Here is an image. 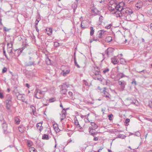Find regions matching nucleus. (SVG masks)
Here are the masks:
<instances>
[{"mask_svg": "<svg viewBox=\"0 0 152 152\" xmlns=\"http://www.w3.org/2000/svg\"><path fill=\"white\" fill-rule=\"evenodd\" d=\"M124 5H122L120 11H118L117 17L124 16V18L127 21H130L131 20V15L133 13V12L131 9L127 8H124Z\"/></svg>", "mask_w": 152, "mask_h": 152, "instance_id": "f257e3e1", "label": "nucleus"}, {"mask_svg": "<svg viewBox=\"0 0 152 152\" xmlns=\"http://www.w3.org/2000/svg\"><path fill=\"white\" fill-rule=\"evenodd\" d=\"M125 3L124 2H121L118 4H116L115 3H113L109 6V9L113 13L116 14V16L118 15V11H119L122 5H124Z\"/></svg>", "mask_w": 152, "mask_h": 152, "instance_id": "f03ea898", "label": "nucleus"}, {"mask_svg": "<svg viewBox=\"0 0 152 152\" xmlns=\"http://www.w3.org/2000/svg\"><path fill=\"white\" fill-rule=\"evenodd\" d=\"M44 89H45L44 91H41L39 89H36L34 92V96L37 99H41L43 98L44 94V92L47 91L48 89L46 88H45Z\"/></svg>", "mask_w": 152, "mask_h": 152, "instance_id": "7ed1b4c3", "label": "nucleus"}, {"mask_svg": "<svg viewBox=\"0 0 152 152\" xmlns=\"http://www.w3.org/2000/svg\"><path fill=\"white\" fill-rule=\"evenodd\" d=\"M107 32L104 30H100L98 31L96 34L97 38H103L107 34Z\"/></svg>", "mask_w": 152, "mask_h": 152, "instance_id": "20e7f679", "label": "nucleus"}, {"mask_svg": "<svg viewBox=\"0 0 152 152\" xmlns=\"http://www.w3.org/2000/svg\"><path fill=\"white\" fill-rule=\"evenodd\" d=\"M13 45V42L11 41L10 43H7V52L8 53H10L12 52V48Z\"/></svg>", "mask_w": 152, "mask_h": 152, "instance_id": "39448f33", "label": "nucleus"}, {"mask_svg": "<svg viewBox=\"0 0 152 152\" xmlns=\"http://www.w3.org/2000/svg\"><path fill=\"white\" fill-rule=\"evenodd\" d=\"M68 109H65V108L63 109L61 112V113L60 115H61V121H62L65 118V114L66 113V110H67Z\"/></svg>", "mask_w": 152, "mask_h": 152, "instance_id": "423d86ee", "label": "nucleus"}, {"mask_svg": "<svg viewBox=\"0 0 152 152\" xmlns=\"http://www.w3.org/2000/svg\"><path fill=\"white\" fill-rule=\"evenodd\" d=\"M6 107L8 111L10 110V107L12 104V101H5Z\"/></svg>", "mask_w": 152, "mask_h": 152, "instance_id": "0eeeda50", "label": "nucleus"}, {"mask_svg": "<svg viewBox=\"0 0 152 152\" xmlns=\"http://www.w3.org/2000/svg\"><path fill=\"white\" fill-rule=\"evenodd\" d=\"M92 15H97L99 13V11L94 7H92L91 8Z\"/></svg>", "mask_w": 152, "mask_h": 152, "instance_id": "6e6552de", "label": "nucleus"}, {"mask_svg": "<svg viewBox=\"0 0 152 152\" xmlns=\"http://www.w3.org/2000/svg\"><path fill=\"white\" fill-rule=\"evenodd\" d=\"M143 4L142 1H138L135 4V7L136 9L138 10L139 9L142 8L143 6Z\"/></svg>", "mask_w": 152, "mask_h": 152, "instance_id": "1a4fd4ad", "label": "nucleus"}, {"mask_svg": "<svg viewBox=\"0 0 152 152\" xmlns=\"http://www.w3.org/2000/svg\"><path fill=\"white\" fill-rule=\"evenodd\" d=\"M94 69L95 72L94 73L96 76H98L99 75V73L100 72V68L98 66H94Z\"/></svg>", "mask_w": 152, "mask_h": 152, "instance_id": "9d476101", "label": "nucleus"}, {"mask_svg": "<svg viewBox=\"0 0 152 152\" xmlns=\"http://www.w3.org/2000/svg\"><path fill=\"white\" fill-rule=\"evenodd\" d=\"M91 126L89 127V129H91V130H95L98 127L97 125L94 122H91Z\"/></svg>", "mask_w": 152, "mask_h": 152, "instance_id": "9b49d317", "label": "nucleus"}, {"mask_svg": "<svg viewBox=\"0 0 152 152\" xmlns=\"http://www.w3.org/2000/svg\"><path fill=\"white\" fill-rule=\"evenodd\" d=\"M70 70L69 69L66 70H62V72L61 73V74L64 76H66L67 75L69 74L70 72Z\"/></svg>", "mask_w": 152, "mask_h": 152, "instance_id": "f8f14e48", "label": "nucleus"}, {"mask_svg": "<svg viewBox=\"0 0 152 152\" xmlns=\"http://www.w3.org/2000/svg\"><path fill=\"white\" fill-rule=\"evenodd\" d=\"M42 123L39 122L37 124V129L39 130L40 132L43 129V127L42 126Z\"/></svg>", "mask_w": 152, "mask_h": 152, "instance_id": "ddd939ff", "label": "nucleus"}, {"mask_svg": "<svg viewBox=\"0 0 152 152\" xmlns=\"http://www.w3.org/2000/svg\"><path fill=\"white\" fill-rule=\"evenodd\" d=\"M111 62L114 64H117L118 62V61L116 57L114 56L111 58Z\"/></svg>", "mask_w": 152, "mask_h": 152, "instance_id": "4468645a", "label": "nucleus"}, {"mask_svg": "<svg viewBox=\"0 0 152 152\" xmlns=\"http://www.w3.org/2000/svg\"><path fill=\"white\" fill-rule=\"evenodd\" d=\"M46 33L49 36L51 35L52 34V28H46Z\"/></svg>", "mask_w": 152, "mask_h": 152, "instance_id": "2eb2a0df", "label": "nucleus"}, {"mask_svg": "<svg viewBox=\"0 0 152 152\" xmlns=\"http://www.w3.org/2000/svg\"><path fill=\"white\" fill-rule=\"evenodd\" d=\"M107 90V88L104 87L103 88V92L104 93V94L105 95V96L106 97L110 98V94L108 93L106 91Z\"/></svg>", "mask_w": 152, "mask_h": 152, "instance_id": "dca6fc26", "label": "nucleus"}, {"mask_svg": "<svg viewBox=\"0 0 152 152\" xmlns=\"http://www.w3.org/2000/svg\"><path fill=\"white\" fill-rule=\"evenodd\" d=\"M112 50L113 49L112 48H108L105 51V53L108 56H109V55L112 53Z\"/></svg>", "mask_w": 152, "mask_h": 152, "instance_id": "f3484780", "label": "nucleus"}, {"mask_svg": "<svg viewBox=\"0 0 152 152\" xmlns=\"http://www.w3.org/2000/svg\"><path fill=\"white\" fill-rule=\"evenodd\" d=\"M53 127L56 132H59L61 130L60 129H59L58 125L57 124H54L53 125Z\"/></svg>", "mask_w": 152, "mask_h": 152, "instance_id": "a211bd4d", "label": "nucleus"}, {"mask_svg": "<svg viewBox=\"0 0 152 152\" xmlns=\"http://www.w3.org/2000/svg\"><path fill=\"white\" fill-rule=\"evenodd\" d=\"M19 130L21 133H23L25 130V128L23 125H20L18 127Z\"/></svg>", "mask_w": 152, "mask_h": 152, "instance_id": "6ab92c4d", "label": "nucleus"}, {"mask_svg": "<svg viewBox=\"0 0 152 152\" xmlns=\"http://www.w3.org/2000/svg\"><path fill=\"white\" fill-rule=\"evenodd\" d=\"M117 77L119 78V80L123 78L124 77H126L127 76L125 75L123 73H119L117 74Z\"/></svg>", "mask_w": 152, "mask_h": 152, "instance_id": "aec40b11", "label": "nucleus"}, {"mask_svg": "<svg viewBox=\"0 0 152 152\" xmlns=\"http://www.w3.org/2000/svg\"><path fill=\"white\" fill-rule=\"evenodd\" d=\"M118 84L122 86V88L123 89L125 87V82L124 81H118Z\"/></svg>", "mask_w": 152, "mask_h": 152, "instance_id": "412c9836", "label": "nucleus"}, {"mask_svg": "<svg viewBox=\"0 0 152 152\" xmlns=\"http://www.w3.org/2000/svg\"><path fill=\"white\" fill-rule=\"evenodd\" d=\"M2 126L3 129L4 131H6L7 130V124L6 122H4L2 124Z\"/></svg>", "mask_w": 152, "mask_h": 152, "instance_id": "4be33fe9", "label": "nucleus"}, {"mask_svg": "<svg viewBox=\"0 0 152 152\" xmlns=\"http://www.w3.org/2000/svg\"><path fill=\"white\" fill-rule=\"evenodd\" d=\"M112 40V38L111 36H108L105 38V41L107 42H109L111 41Z\"/></svg>", "mask_w": 152, "mask_h": 152, "instance_id": "5701e85b", "label": "nucleus"}, {"mask_svg": "<svg viewBox=\"0 0 152 152\" xmlns=\"http://www.w3.org/2000/svg\"><path fill=\"white\" fill-rule=\"evenodd\" d=\"M6 101H12V96L10 94H7L6 96Z\"/></svg>", "mask_w": 152, "mask_h": 152, "instance_id": "b1692460", "label": "nucleus"}, {"mask_svg": "<svg viewBox=\"0 0 152 152\" xmlns=\"http://www.w3.org/2000/svg\"><path fill=\"white\" fill-rule=\"evenodd\" d=\"M120 63L121 64L123 65H126V62L125 59L123 58L120 59Z\"/></svg>", "mask_w": 152, "mask_h": 152, "instance_id": "393cba45", "label": "nucleus"}, {"mask_svg": "<svg viewBox=\"0 0 152 152\" xmlns=\"http://www.w3.org/2000/svg\"><path fill=\"white\" fill-rule=\"evenodd\" d=\"M75 124L76 126V127L80 129L81 127L80 124L79 123V122L77 119H76V120L75 121Z\"/></svg>", "mask_w": 152, "mask_h": 152, "instance_id": "a878e982", "label": "nucleus"}, {"mask_svg": "<svg viewBox=\"0 0 152 152\" xmlns=\"http://www.w3.org/2000/svg\"><path fill=\"white\" fill-rule=\"evenodd\" d=\"M89 129V132L93 136H94L96 134L98 133V132H95L93 131L94 130H91V129Z\"/></svg>", "mask_w": 152, "mask_h": 152, "instance_id": "bb28decb", "label": "nucleus"}, {"mask_svg": "<svg viewBox=\"0 0 152 152\" xmlns=\"http://www.w3.org/2000/svg\"><path fill=\"white\" fill-rule=\"evenodd\" d=\"M77 4L76 3V2H75L74 4H72V7L73 9V11L74 12H75V9L77 8Z\"/></svg>", "mask_w": 152, "mask_h": 152, "instance_id": "cd10ccee", "label": "nucleus"}, {"mask_svg": "<svg viewBox=\"0 0 152 152\" xmlns=\"http://www.w3.org/2000/svg\"><path fill=\"white\" fill-rule=\"evenodd\" d=\"M126 136L124 134H119L118 135L116 138H121L122 139H124L125 138Z\"/></svg>", "mask_w": 152, "mask_h": 152, "instance_id": "c85d7f7f", "label": "nucleus"}, {"mask_svg": "<svg viewBox=\"0 0 152 152\" xmlns=\"http://www.w3.org/2000/svg\"><path fill=\"white\" fill-rule=\"evenodd\" d=\"M42 139L43 140H48L49 138L48 135L44 134L42 135Z\"/></svg>", "mask_w": 152, "mask_h": 152, "instance_id": "c756f323", "label": "nucleus"}, {"mask_svg": "<svg viewBox=\"0 0 152 152\" xmlns=\"http://www.w3.org/2000/svg\"><path fill=\"white\" fill-rule=\"evenodd\" d=\"M30 108L31 109L32 112L33 114L34 115V113L36 112V108L33 105H31L30 106Z\"/></svg>", "mask_w": 152, "mask_h": 152, "instance_id": "7c9ffc66", "label": "nucleus"}, {"mask_svg": "<svg viewBox=\"0 0 152 152\" xmlns=\"http://www.w3.org/2000/svg\"><path fill=\"white\" fill-rule=\"evenodd\" d=\"M62 88V89L60 91V93L63 94H66L67 90L66 89H64L63 88Z\"/></svg>", "mask_w": 152, "mask_h": 152, "instance_id": "2f4dec72", "label": "nucleus"}, {"mask_svg": "<svg viewBox=\"0 0 152 152\" xmlns=\"http://www.w3.org/2000/svg\"><path fill=\"white\" fill-rule=\"evenodd\" d=\"M74 61L75 65L78 68H79L80 67V66H79V65L78 64L77 62L76 61V58L75 56L74 57Z\"/></svg>", "mask_w": 152, "mask_h": 152, "instance_id": "473e14b6", "label": "nucleus"}, {"mask_svg": "<svg viewBox=\"0 0 152 152\" xmlns=\"http://www.w3.org/2000/svg\"><path fill=\"white\" fill-rule=\"evenodd\" d=\"M4 97V96L2 91L0 89V99H3Z\"/></svg>", "mask_w": 152, "mask_h": 152, "instance_id": "72a5a7b5", "label": "nucleus"}, {"mask_svg": "<svg viewBox=\"0 0 152 152\" xmlns=\"http://www.w3.org/2000/svg\"><path fill=\"white\" fill-rule=\"evenodd\" d=\"M70 85L69 84H67L66 83H64L63 84L62 86V88H67L69 87Z\"/></svg>", "mask_w": 152, "mask_h": 152, "instance_id": "f704fd0d", "label": "nucleus"}, {"mask_svg": "<svg viewBox=\"0 0 152 152\" xmlns=\"http://www.w3.org/2000/svg\"><path fill=\"white\" fill-rule=\"evenodd\" d=\"M91 31L90 33V35L91 36H92L94 34V29L92 27H90Z\"/></svg>", "mask_w": 152, "mask_h": 152, "instance_id": "c9c22d12", "label": "nucleus"}, {"mask_svg": "<svg viewBox=\"0 0 152 152\" xmlns=\"http://www.w3.org/2000/svg\"><path fill=\"white\" fill-rule=\"evenodd\" d=\"M46 63L48 65H50L51 64L50 60L48 58H47L46 60Z\"/></svg>", "mask_w": 152, "mask_h": 152, "instance_id": "e433bc0d", "label": "nucleus"}, {"mask_svg": "<svg viewBox=\"0 0 152 152\" xmlns=\"http://www.w3.org/2000/svg\"><path fill=\"white\" fill-rule=\"evenodd\" d=\"M56 100V99L55 98H51L49 99V101L50 102H55Z\"/></svg>", "mask_w": 152, "mask_h": 152, "instance_id": "4c0bfd02", "label": "nucleus"}, {"mask_svg": "<svg viewBox=\"0 0 152 152\" xmlns=\"http://www.w3.org/2000/svg\"><path fill=\"white\" fill-rule=\"evenodd\" d=\"M2 49L3 50V54L5 56V57H6V58H7V59H8L7 56L6 54V51L5 50V48L4 47H3L2 48Z\"/></svg>", "mask_w": 152, "mask_h": 152, "instance_id": "58836bf2", "label": "nucleus"}, {"mask_svg": "<svg viewBox=\"0 0 152 152\" xmlns=\"http://www.w3.org/2000/svg\"><path fill=\"white\" fill-rule=\"evenodd\" d=\"M148 106L150 108H152V99L150 100L148 102Z\"/></svg>", "mask_w": 152, "mask_h": 152, "instance_id": "ea45409f", "label": "nucleus"}, {"mask_svg": "<svg viewBox=\"0 0 152 152\" xmlns=\"http://www.w3.org/2000/svg\"><path fill=\"white\" fill-rule=\"evenodd\" d=\"M109 71V69L108 68H107L106 69H104L103 71V73L104 74H105L107 72H108Z\"/></svg>", "mask_w": 152, "mask_h": 152, "instance_id": "a19ab883", "label": "nucleus"}, {"mask_svg": "<svg viewBox=\"0 0 152 152\" xmlns=\"http://www.w3.org/2000/svg\"><path fill=\"white\" fill-rule=\"evenodd\" d=\"M113 115L112 114H111L109 115H108V117L109 119L110 120H112V118L113 117Z\"/></svg>", "mask_w": 152, "mask_h": 152, "instance_id": "79ce46f5", "label": "nucleus"}, {"mask_svg": "<svg viewBox=\"0 0 152 152\" xmlns=\"http://www.w3.org/2000/svg\"><path fill=\"white\" fill-rule=\"evenodd\" d=\"M81 27L83 28H85L86 27L84 25V21H82L81 22Z\"/></svg>", "mask_w": 152, "mask_h": 152, "instance_id": "37998d69", "label": "nucleus"}, {"mask_svg": "<svg viewBox=\"0 0 152 152\" xmlns=\"http://www.w3.org/2000/svg\"><path fill=\"white\" fill-rule=\"evenodd\" d=\"M34 64V62L32 61H30L29 62L28 64H27V66H31L32 65H33Z\"/></svg>", "mask_w": 152, "mask_h": 152, "instance_id": "c03bdc74", "label": "nucleus"}, {"mask_svg": "<svg viewBox=\"0 0 152 152\" xmlns=\"http://www.w3.org/2000/svg\"><path fill=\"white\" fill-rule=\"evenodd\" d=\"M30 152H35V149L34 148H29Z\"/></svg>", "mask_w": 152, "mask_h": 152, "instance_id": "a18cd8bd", "label": "nucleus"}, {"mask_svg": "<svg viewBox=\"0 0 152 152\" xmlns=\"http://www.w3.org/2000/svg\"><path fill=\"white\" fill-rule=\"evenodd\" d=\"M134 135L137 136L139 137L140 135V134L139 132L137 131L135 133Z\"/></svg>", "mask_w": 152, "mask_h": 152, "instance_id": "49530a36", "label": "nucleus"}, {"mask_svg": "<svg viewBox=\"0 0 152 152\" xmlns=\"http://www.w3.org/2000/svg\"><path fill=\"white\" fill-rule=\"evenodd\" d=\"M112 26V24H110L106 26L105 27L107 29H109Z\"/></svg>", "mask_w": 152, "mask_h": 152, "instance_id": "de8ad7c7", "label": "nucleus"}, {"mask_svg": "<svg viewBox=\"0 0 152 152\" xmlns=\"http://www.w3.org/2000/svg\"><path fill=\"white\" fill-rule=\"evenodd\" d=\"M7 70V68L4 67L2 69V73H4Z\"/></svg>", "mask_w": 152, "mask_h": 152, "instance_id": "09e8293b", "label": "nucleus"}, {"mask_svg": "<svg viewBox=\"0 0 152 152\" xmlns=\"http://www.w3.org/2000/svg\"><path fill=\"white\" fill-rule=\"evenodd\" d=\"M54 46L55 47H57L59 46V44L57 42H54Z\"/></svg>", "mask_w": 152, "mask_h": 152, "instance_id": "8fccbe9b", "label": "nucleus"}, {"mask_svg": "<svg viewBox=\"0 0 152 152\" xmlns=\"http://www.w3.org/2000/svg\"><path fill=\"white\" fill-rule=\"evenodd\" d=\"M4 30L5 31H8L9 30H10L11 29L10 28H7L6 27H4Z\"/></svg>", "mask_w": 152, "mask_h": 152, "instance_id": "3c124183", "label": "nucleus"}, {"mask_svg": "<svg viewBox=\"0 0 152 152\" xmlns=\"http://www.w3.org/2000/svg\"><path fill=\"white\" fill-rule=\"evenodd\" d=\"M15 122L16 124H19L20 121H19L18 118H16L15 119Z\"/></svg>", "mask_w": 152, "mask_h": 152, "instance_id": "603ef678", "label": "nucleus"}, {"mask_svg": "<svg viewBox=\"0 0 152 152\" xmlns=\"http://www.w3.org/2000/svg\"><path fill=\"white\" fill-rule=\"evenodd\" d=\"M0 121L3 123L5 122V121L4 120V118L3 117H0Z\"/></svg>", "mask_w": 152, "mask_h": 152, "instance_id": "864d4df0", "label": "nucleus"}, {"mask_svg": "<svg viewBox=\"0 0 152 152\" xmlns=\"http://www.w3.org/2000/svg\"><path fill=\"white\" fill-rule=\"evenodd\" d=\"M132 84H134L135 85H137V83H136V81L134 79H133V81L131 83Z\"/></svg>", "mask_w": 152, "mask_h": 152, "instance_id": "5fc2aeb1", "label": "nucleus"}, {"mask_svg": "<svg viewBox=\"0 0 152 152\" xmlns=\"http://www.w3.org/2000/svg\"><path fill=\"white\" fill-rule=\"evenodd\" d=\"M145 120H148V121H150L152 122V118H148L145 117Z\"/></svg>", "mask_w": 152, "mask_h": 152, "instance_id": "6e6d98bb", "label": "nucleus"}, {"mask_svg": "<svg viewBox=\"0 0 152 152\" xmlns=\"http://www.w3.org/2000/svg\"><path fill=\"white\" fill-rule=\"evenodd\" d=\"M39 21V19H36V21H35V26H37L38 25V23Z\"/></svg>", "mask_w": 152, "mask_h": 152, "instance_id": "4d7b16f0", "label": "nucleus"}, {"mask_svg": "<svg viewBox=\"0 0 152 152\" xmlns=\"http://www.w3.org/2000/svg\"><path fill=\"white\" fill-rule=\"evenodd\" d=\"M84 83L86 86H88V82L86 80H84Z\"/></svg>", "mask_w": 152, "mask_h": 152, "instance_id": "13d9d810", "label": "nucleus"}, {"mask_svg": "<svg viewBox=\"0 0 152 152\" xmlns=\"http://www.w3.org/2000/svg\"><path fill=\"white\" fill-rule=\"evenodd\" d=\"M130 120L129 119H126L125 120V123L127 124L129 122Z\"/></svg>", "mask_w": 152, "mask_h": 152, "instance_id": "bf43d9fd", "label": "nucleus"}, {"mask_svg": "<svg viewBox=\"0 0 152 152\" xmlns=\"http://www.w3.org/2000/svg\"><path fill=\"white\" fill-rule=\"evenodd\" d=\"M27 145L28 147H30L31 145V143L29 141L27 142Z\"/></svg>", "mask_w": 152, "mask_h": 152, "instance_id": "052dcab7", "label": "nucleus"}, {"mask_svg": "<svg viewBox=\"0 0 152 152\" xmlns=\"http://www.w3.org/2000/svg\"><path fill=\"white\" fill-rule=\"evenodd\" d=\"M96 1L99 2L100 3H101L102 2L104 1V0H96Z\"/></svg>", "mask_w": 152, "mask_h": 152, "instance_id": "680f3d73", "label": "nucleus"}, {"mask_svg": "<svg viewBox=\"0 0 152 152\" xmlns=\"http://www.w3.org/2000/svg\"><path fill=\"white\" fill-rule=\"evenodd\" d=\"M68 94L70 96H72V95H73L71 91H69L68 93Z\"/></svg>", "mask_w": 152, "mask_h": 152, "instance_id": "e2e57ef3", "label": "nucleus"}, {"mask_svg": "<svg viewBox=\"0 0 152 152\" xmlns=\"http://www.w3.org/2000/svg\"><path fill=\"white\" fill-rule=\"evenodd\" d=\"M35 28H36V31L38 33L39 32V30L37 26H35Z\"/></svg>", "mask_w": 152, "mask_h": 152, "instance_id": "0e129e2a", "label": "nucleus"}, {"mask_svg": "<svg viewBox=\"0 0 152 152\" xmlns=\"http://www.w3.org/2000/svg\"><path fill=\"white\" fill-rule=\"evenodd\" d=\"M98 138L97 137H95L93 139L94 141H97L98 140Z\"/></svg>", "mask_w": 152, "mask_h": 152, "instance_id": "69168bd1", "label": "nucleus"}, {"mask_svg": "<svg viewBox=\"0 0 152 152\" xmlns=\"http://www.w3.org/2000/svg\"><path fill=\"white\" fill-rule=\"evenodd\" d=\"M26 86L28 88H29L30 87L28 83H26Z\"/></svg>", "mask_w": 152, "mask_h": 152, "instance_id": "338daca9", "label": "nucleus"}, {"mask_svg": "<svg viewBox=\"0 0 152 152\" xmlns=\"http://www.w3.org/2000/svg\"><path fill=\"white\" fill-rule=\"evenodd\" d=\"M72 141V140L71 139H70L67 141V143H69Z\"/></svg>", "mask_w": 152, "mask_h": 152, "instance_id": "774afa93", "label": "nucleus"}]
</instances>
